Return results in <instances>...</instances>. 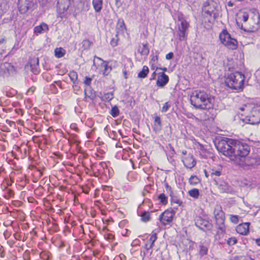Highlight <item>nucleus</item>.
Instances as JSON below:
<instances>
[{"label": "nucleus", "instance_id": "f257e3e1", "mask_svg": "<svg viewBox=\"0 0 260 260\" xmlns=\"http://www.w3.org/2000/svg\"><path fill=\"white\" fill-rule=\"evenodd\" d=\"M216 147L219 152L235 162L247 156L250 151V147L248 144L227 138L220 140Z\"/></svg>", "mask_w": 260, "mask_h": 260}, {"label": "nucleus", "instance_id": "f03ea898", "mask_svg": "<svg viewBox=\"0 0 260 260\" xmlns=\"http://www.w3.org/2000/svg\"><path fill=\"white\" fill-rule=\"evenodd\" d=\"M190 101L191 104L197 109H210L214 106V98L204 90H195L192 92Z\"/></svg>", "mask_w": 260, "mask_h": 260}, {"label": "nucleus", "instance_id": "7ed1b4c3", "mask_svg": "<svg viewBox=\"0 0 260 260\" xmlns=\"http://www.w3.org/2000/svg\"><path fill=\"white\" fill-rule=\"evenodd\" d=\"M239 114L245 117V120L251 124L260 123V105L248 103L239 107Z\"/></svg>", "mask_w": 260, "mask_h": 260}, {"label": "nucleus", "instance_id": "20e7f679", "mask_svg": "<svg viewBox=\"0 0 260 260\" xmlns=\"http://www.w3.org/2000/svg\"><path fill=\"white\" fill-rule=\"evenodd\" d=\"M245 76L239 72H235L228 75L225 79V84L229 88L241 90L244 87Z\"/></svg>", "mask_w": 260, "mask_h": 260}, {"label": "nucleus", "instance_id": "39448f33", "mask_svg": "<svg viewBox=\"0 0 260 260\" xmlns=\"http://www.w3.org/2000/svg\"><path fill=\"white\" fill-rule=\"evenodd\" d=\"M219 39L221 43L228 48L232 50L237 49V41L235 39L232 38L226 30H223L220 34Z\"/></svg>", "mask_w": 260, "mask_h": 260}, {"label": "nucleus", "instance_id": "423d86ee", "mask_svg": "<svg viewBox=\"0 0 260 260\" xmlns=\"http://www.w3.org/2000/svg\"><path fill=\"white\" fill-rule=\"evenodd\" d=\"M213 214L217 228L223 232L225 229L224 225L225 214L222 207L219 205H216L214 207Z\"/></svg>", "mask_w": 260, "mask_h": 260}, {"label": "nucleus", "instance_id": "0eeeda50", "mask_svg": "<svg viewBox=\"0 0 260 260\" xmlns=\"http://www.w3.org/2000/svg\"><path fill=\"white\" fill-rule=\"evenodd\" d=\"M249 23L252 27L248 29H244V31L252 32L258 29L260 24V15L256 10H253L250 12ZM241 29H243L242 27Z\"/></svg>", "mask_w": 260, "mask_h": 260}, {"label": "nucleus", "instance_id": "6e6552de", "mask_svg": "<svg viewBox=\"0 0 260 260\" xmlns=\"http://www.w3.org/2000/svg\"><path fill=\"white\" fill-rule=\"evenodd\" d=\"M235 163L244 169H248L250 167H254L259 164L258 160L257 159L254 157H250L248 155L240 158L239 161Z\"/></svg>", "mask_w": 260, "mask_h": 260}, {"label": "nucleus", "instance_id": "1a4fd4ad", "mask_svg": "<svg viewBox=\"0 0 260 260\" xmlns=\"http://www.w3.org/2000/svg\"><path fill=\"white\" fill-rule=\"evenodd\" d=\"M35 4V0H18V9L20 13L25 14L29 10L33 9Z\"/></svg>", "mask_w": 260, "mask_h": 260}, {"label": "nucleus", "instance_id": "9d476101", "mask_svg": "<svg viewBox=\"0 0 260 260\" xmlns=\"http://www.w3.org/2000/svg\"><path fill=\"white\" fill-rule=\"evenodd\" d=\"M15 72V67L11 63L7 62L0 64V75L8 76Z\"/></svg>", "mask_w": 260, "mask_h": 260}, {"label": "nucleus", "instance_id": "9b49d317", "mask_svg": "<svg viewBox=\"0 0 260 260\" xmlns=\"http://www.w3.org/2000/svg\"><path fill=\"white\" fill-rule=\"evenodd\" d=\"M195 224L197 227L203 231L210 230L213 226V225L209 221L201 217H199L196 219Z\"/></svg>", "mask_w": 260, "mask_h": 260}, {"label": "nucleus", "instance_id": "f8f14e48", "mask_svg": "<svg viewBox=\"0 0 260 260\" xmlns=\"http://www.w3.org/2000/svg\"><path fill=\"white\" fill-rule=\"evenodd\" d=\"M175 213V211L173 210L165 211L160 215V221L164 225L169 224L172 222Z\"/></svg>", "mask_w": 260, "mask_h": 260}, {"label": "nucleus", "instance_id": "ddd939ff", "mask_svg": "<svg viewBox=\"0 0 260 260\" xmlns=\"http://www.w3.org/2000/svg\"><path fill=\"white\" fill-rule=\"evenodd\" d=\"M203 12L204 13L203 15H204L205 17H210L208 18L209 22H213L216 18L217 14L214 12L212 8H210L209 6H205L203 10Z\"/></svg>", "mask_w": 260, "mask_h": 260}, {"label": "nucleus", "instance_id": "4468645a", "mask_svg": "<svg viewBox=\"0 0 260 260\" xmlns=\"http://www.w3.org/2000/svg\"><path fill=\"white\" fill-rule=\"evenodd\" d=\"M169 78L165 73L161 72L158 74L156 81V85L159 87H164L169 82Z\"/></svg>", "mask_w": 260, "mask_h": 260}, {"label": "nucleus", "instance_id": "2eb2a0df", "mask_svg": "<svg viewBox=\"0 0 260 260\" xmlns=\"http://www.w3.org/2000/svg\"><path fill=\"white\" fill-rule=\"evenodd\" d=\"M182 160L185 167L189 169L193 168L196 164L192 155L186 157H182Z\"/></svg>", "mask_w": 260, "mask_h": 260}, {"label": "nucleus", "instance_id": "dca6fc26", "mask_svg": "<svg viewBox=\"0 0 260 260\" xmlns=\"http://www.w3.org/2000/svg\"><path fill=\"white\" fill-rule=\"evenodd\" d=\"M249 223L239 224L236 228L237 232L241 235H246L249 233Z\"/></svg>", "mask_w": 260, "mask_h": 260}, {"label": "nucleus", "instance_id": "f3484780", "mask_svg": "<svg viewBox=\"0 0 260 260\" xmlns=\"http://www.w3.org/2000/svg\"><path fill=\"white\" fill-rule=\"evenodd\" d=\"M48 30V25L45 23H42L40 25L36 26L34 28V32L36 34H40Z\"/></svg>", "mask_w": 260, "mask_h": 260}, {"label": "nucleus", "instance_id": "a211bd4d", "mask_svg": "<svg viewBox=\"0 0 260 260\" xmlns=\"http://www.w3.org/2000/svg\"><path fill=\"white\" fill-rule=\"evenodd\" d=\"M39 64V60L38 58H34L30 60V66L31 68V71L34 74L39 73L38 67Z\"/></svg>", "mask_w": 260, "mask_h": 260}, {"label": "nucleus", "instance_id": "6ab92c4d", "mask_svg": "<svg viewBox=\"0 0 260 260\" xmlns=\"http://www.w3.org/2000/svg\"><path fill=\"white\" fill-rule=\"evenodd\" d=\"M162 129L160 118L159 116H156L154 118L153 131L157 133L159 132Z\"/></svg>", "mask_w": 260, "mask_h": 260}, {"label": "nucleus", "instance_id": "aec40b11", "mask_svg": "<svg viewBox=\"0 0 260 260\" xmlns=\"http://www.w3.org/2000/svg\"><path fill=\"white\" fill-rule=\"evenodd\" d=\"M94 58H96L97 59L100 60L102 62L101 66L104 68V70L103 71V74L104 76L108 75L112 70L111 67H109L107 63H105L104 61L102 60L101 58L95 56Z\"/></svg>", "mask_w": 260, "mask_h": 260}, {"label": "nucleus", "instance_id": "412c9836", "mask_svg": "<svg viewBox=\"0 0 260 260\" xmlns=\"http://www.w3.org/2000/svg\"><path fill=\"white\" fill-rule=\"evenodd\" d=\"M218 189L221 193H229L231 192V189L228 184L224 181L221 182L218 185Z\"/></svg>", "mask_w": 260, "mask_h": 260}, {"label": "nucleus", "instance_id": "4be33fe9", "mask_svg": "<svg viewBox=\"0 0 260 260\" xmlns=\"http://www.w3.org/2000/svg\"><path fill=\"white\" fill-rule=\"evenodd\" d=\"M179 21L180 24H179V30L181 31H187L189 24L188 22L183 18H179Z\"/></svg>", "mask_w": 260, "mask_h": 260}, {"label": "nucleus", "instance_id": "5701e85b", "mask_svg": "<svg viewBox=\"0 0 260 260\" xmlns=\"http://www.w3.org/2000/svg\"><path fill=\"white\" fill-rule=\"evenodd\" d=\"M92 5L96 12H100L103 7V0H93Z\"/></svg>", "mask_w": 260, "mask_h": 260}, {"label": "nucleus", "instance_id": "b1692460", "mask_svg": "<svg viewBox=\"0 0 260 260\" xmlns=\"http://www.w3.org/2000/svg\"><path fill=\"white\" fill-rule=\"evenodd\" d=\"M126 27L123 21H119L116 26V31L117 34H123Z\"/></svg>", "mask_w": 260, "mask_h": 260}, {"label": "nucleus", "instance_id": "393cba45", "mask_svg": "<svg viewBox=\"0 0 260 260\" xmlns=\"http://www.w3.org/2000/svg\"><path fill=\"white\" fill-rule=\"evenodd\" d=\"M138 51L142 55L147 56L149 53L147 44H143L142 46H140Z\"/></svg>", "mask_w": 260, "mask_h": 260}, {"label": "nucleus", "instance_id": "a878e982", "mask_svg": "<svg viewBox=\"0 0 260 260\" xmlns=\"http://www.w3.org/2000/svg\"><path fill=\"white\" fill-rule=\"evenodd\" d=\"M149 70L147 66H143L142 70L138 74V77L140 78H146L149 73Z\"/></svg>", "mask_w": 260, "mask_h": 260}, {"label": "nucleus", "instance_id": "bb28decb", "mask_svg": "<svg viewBox=\"0 0 260 260\" xmlns=\"http://www.w3.org/2000/svg\"><path fill=\"white\" fill-rule=\"evenodd\" d=\"M221 173L219 170H215L214 169H210V178L216 182L217 177L221 175Z\"/></svg>", "mask_w": 260, "mask_h": 260}, {"label": "nucleus", "instance_id": "cd10ccee", "mask_svg": "<svg viewBox=\"0 0 260 260\" xmlns=\"http://www.w3.org/2000/svg\"><path fill=\"white\" fill-rule=\"evenodd\" d=\"M54 53L56 57L61 58L64 55L66 50L62 48H57L55 49Z\"/></svg>", "mask_w": 260, "mask_h": 260}, {"label": "nucleus", "instance_id": "c85d7f7f", "mask_svg": "<svg viewBox=\"0 0 260 260\" xmlns=\"http://www.w3.org/2000/svg\"><path fill=\"white\" fill-rule=\"evenodd\" d=\"M57 4L58 5V7L60 9H61L62 7V9H63V11H67L71 4V0H66L63 5H62L61 3H60L59 2H58Z\"/></svg>", "mask_w": 260, "mask_h": 260}, {"label": "nucleus", "instance_id": "c756f323", "mask_svg": "<svg viewBox=\"0 0 260 260\" xmlns=\"http://www.w3.org/2000/svg\"><path fill=\"white\" fill-rule=\"evenodd\" d=\"M113 94L112 92H108L104 94L101 96L102 101L107 102L110 101L113 99Z\"/></svg>", "mask_w": 260, "mask_h": 260}, {"label": "nucleus", "instance_id": "7c9ffc66", "mask_svg": "<svg viewBox=\"0 0 260 260\" xmlns=\"http://www.w3.org/2000/svg\"><path fill=\"white\" fill-rule=\"evenodd\" d=\"M188 194L190 197L197 199L199 198L200 192L198 189L193 188L189 190Z\"/></svg>", "mask_w": 260, "mask_h": 260}, {"label": "nucleus", "instance_id": "2f4dec72", "mask_svg": "<svg viewBox=\"0 0 260 260\" xmlns=\"http://www.w3.org/2000/svg\"><path fill=\"white\" fill-rule=\"evenodd\" d=\"M8 9V6L6 2H4L0 5V17L7 11Z\"/></svg>", "mask_w": 260, "mask_h": 260}, {"label": "nucleus", "instance_id": "473e14b6", "mask_svg": "<svg viewBox=\"0 0 260 260\" xmlns=\"http://www.w3.org/2000/svg\"><path fill=\"white\" fill-rule=\"evenodd\" d=\"M69 76L73 83H75L78 79V75L76 72L74 71H70Z\"/></svg>", "mask_w": 260, "mask_h": 260}, {"label": "nucleus", "instance_id": "72a5a7b5", "mask_svg": "<svg viewBox=\"0 0 260 260\" xmlns=\"http://www.w3.org/2000/svg\"><path fill=\"white\" fill-rule=\"evenodd\" d=\"M199 178L196 176H191L189 179V182L191 185H195L200 183Z\"/></svg>", "mask_w": 260, "mask_h": 260}, {"label": "nucleus", "instance_id": "f704fd0d", "mask_svg": "<svg viewBox=\"0 0 260 260\" xmlns=\"http://www.w3.org/2000/svg\"><path fill=\"white\" fill-rule=\"evenodd\" d=\"M141 220L144 222H147L150 220V215L149 212L144 211L143 212L141 215Z\"/></svg>", "mask_w": 260, "mask_h": 260}, {"label": "nucleus", "instance_id": "c9c22d12", "mask_svg": "<svg viewBox=\"0 0 260 260\" xmlns=\"http://www.w3.org/2000/svg\"><path fill=\"white\" fill-rule=\"evenodd\" d=\"M110 113L113 117H116L119 114V110L118 107L116 106L112 107Z\"/></svg>", "mask_w": 260, "mask_h": 260}, {"label": "nucleus", "instance_id": "e433bc0d", "mask_svg": "<svg viewBox=\"0 0 260 260\" xmlns=\"http://www.w3.org/2000/svg\"><path fill=\"white\" fill-rule=\"evenodd\" d=\"M199 247H200L199 252H200V255H201L202 256H203V255L207 254V252H208L207 247L203 245H200Z\"/></svg>", "mask_w": 260, "mask_h": 260}, {"label": "nucleus", "instance_id": "4c0bfd02", "mask_svg": "<svg viewBox=\"0 0 260 260\" xmlns=\"http://www.w3.org/2000/svg\"><path fill=\"white\" fill-rule=\"evenodd\" d=\"M178 34L179 36V39L180 41H183L186 39L187 33L186 31L179 30Z\"/></svg>", "mask_w": 260, "mask_h": 260}, {"label": "nucleus", "instance_id": "58836bf2", "mask_svg": "<svg viewBox=\"0 0 260 260\" xmlns=\"http://www.w3.org/2000/svg\"><path fill=\"white\" fill-rule=\"evenodd\" d=\"M158 199H159L160 202L163 205H166L168 202L167 198L164 193H161L159 196Z\"/></svg>", "mask_w": 260, "mask_h": 260}, {"label": "nucleus", "instance_id": "ea45409f", "mask_svg": "<svg viewBox=\"0 0 260 260\" xmlns=\"http://www.w3.org/2000/svg\"><path fill=\"white\" fill-rule=\"evenodd\" d=\"M91 42L88 40H84L82 42V46L85 49H88L91 46Z\"/></svg>", "mask_w": 260, "mask_h": 260}, {"label": "nucleus", "instance_id": "a19ab883", "mask_svg": "<svg viewBox=\"0 0 260 260\" xmlns=\"http://www.w3.org/2000/svg\"><path fill=\"white\" fill-rule=\"evenodd\" d=\"M230 220L234 224H237L239 222V216L238 215H231Z\"/></svg>", "mask_w": 260, "mask_h": 260}, {"label": "nucleus", "instance_id": "79ce46f5", "mask_svg": "<svg viewBox=\"0 0 260 260\" xmlns=\"http://www.w3.org/2000/svg\"><path fill=\"white\" fill-rule=\"evenodd\" d=\"M237 242V240L235 237H231L229 238V239L227 240V243L229 245H234L235 244H236Z\"/></svg>", "mask_w": 260, "mask_h": 260}, {"label": "nucleus", "instance_id": "37998d69", "mask_svg": "<svg viewBox=\"0 0 260 260\" xmlns=\"http://www.w3.org/2000/svg\"><path fill=\"white\" fill-rule=\"evenodd\" d=\"M157 239V235L155 233L152 232L151 237L149 239V242H151V244L154 245V243Z\"/></svg>", "mask_w": 260, "mask_h": 260}, {"label": "nucleus", "instance_id": "c03bdc74", "mask_svg": "<svg viewBox=\"0 0 260 260\" xmlns=\"http://www.w3.org/2000/svg\"><path fill=\"white\" fill-rule=\"evenodd\" d=\"M249 17H250V14H248L246 12H243L242 15V20L246 22L248 21Z\"/></svg>", "mask_w": 260, "mask_h": 260}, {"label": "nucleus", "instance_id": "a18cd8bd", "mask_svg": "<svg viewBox=\"0 0 260 260\" xmlns=\"http://www.w3.org/2000/svg\"><path fill=\"white\" fill-rule=\"evenodd\" d=\"M158 60V56L157 55H153L152 58H151V63H152V69H154V68L153 67V65H154V63Z\"/></svg>", "mask_w": 260, "mask_h": 260}, {"label": "nucleus", "instance_id": "49530a36", "mask_svg": "<svg viewBox=\"0 0 260 260\" xmlns=\"http://www.w3.org/2000/svg\"><path fill=\"white\" fill-rule=\"evenodd\" d=\"M169 107H170V105L168 104V102L166 103L164 105V106L162 108V110H161L162 112H166L168 110Z\"/></svg>", "mask_w": 260, "mask_h": 260}, {"label": "nucleus", "instance_id": "de8ad7c7", "mask_svg": "<svg viewBox=\"0 0 260 260\" xmlns=\"http://www.w3.org/2000/svg\"><path fill=\"white\" fill-rule=\"evenodd\" d=\"M91 79L89 77H86L84 81V83L86 85H89L91 83Z\"/></svg>", "mask_w": 260, "mask_h": 260}, {"label": "nucleus", "instance_id": "09e8293b", "mask_svg": "<svg viewBox=\"0 0 260 260\" xmlns=\"http://www.w3.org/2000/svg\"><path fill=\"white\" fill-rule=\"evenodd\" d=\"M187 117L189 118H191L193 119H194L197 121H199V118H197L192 113H189L187 114Z\"/></svg>", "mask_w": 260, "mask_h": 260}, {"label": "nucleus", "instance_id": "8fccbe9b", "mask_svg": "<svg viewBox=\"0 0 260 260\" xmlns=\"http://www.w3.org/2000/svg\"><path fill=\"white\" fill-rule=\"evenodd\" d=\"M174 54L173 52H170L167 54L166 56V58L168 60H170L173 57Z\"/></svg>", "mask_w": 260, "mask_h": 260}, {"label": "nucleus", "instance_id": "3c124183", "mask_svg": "<svg viewBox=\"0 0 260 260\" xmlns=\"http://www.w3.org/2000/svg\"><path fill=\"white\" fill-rule=\"evenodd\" d=\"M156 76V71H154L151 75L150 80H153L155 79Z\"/></svg>", "mask_w": 260, "mask_h": 260}, {"label": "nucleus", "instance_id": "603ef678", "mask_svg": "<svg viewBox=\"0 0 260 260\" xmlns=\"http://www.w3.org/2000/svg\"><path fill=\"white\" fill-rule=\"evenodd\" d=\"M172 202L173 203L178 204L179 206H180L182 203V202L181 201L178 199H173Z\"/></svg>", "mask_w": 260, "mask_h": 260}, {"label": "nucleus", "instance_id": "864d4df0", "mask_svg": "<svg viewBox=\"0 0 260 260\" xmlns=\"http://www.w3.org/2000/svg\"><path fill=\"white\" fill-rule=\"evenodd\" d=\"M204 173H205V176L207 177V178H209L210 177V169L208 170V171H207L206 170H205L204 171Z\"/></svg>", "mask_w": 260, "mask_h": 260}, {"label": "nucleus", "instance_id": "5fc2aeb1", "mask_svg": "<svg viewBox=\"0 0 260 260\" xmlns=\"http://www.w3.org/2000/svg\"><path fill=\"white\" fill-rule=\"evenodd\" d=\"M153 246V245H152V244H150V245H149L148 244H146L145 245V248L147 249V250L150 249Z\"/></svg>", "mask_w": 260, "mask_h": 260}, {"label": "nucleus", "instance_id": "6e6d98bb", "mask_svg": "<svg viewBox=\"0 0 260 260\" xmlns=\"http://www.w3.org/2000/svg\"><path fill=\"white\" fill-rule=\"evenodd\" d=\"M166 189L167 191H169L171 192V187L170 186H169L168 184L166 185Z\"/></svg>", "mask_w": 260, "mask_h": 260}, {"label": "nucleus", "instance_id": "4d7b16f0", "mask_svg": "<svg viewBox=\"0 0 260 260\" xmlns=\"http://www.w3.org/2000/svg\"><path fill=\"white\" fill-rule=\"evenodd\" d=\"M255 242H256V244H257L258 246H260V238H259L257 239L256 240Z\"/></svg>", "mask_w": 260, "mask_h": 260}, {"label": "nucleus", "instance_id": "13d9d810", "mask_svg": "<svg viewBox=\"0 0 260 260\" xmlns=\"http://www.w3.org/2000/svg\"><path fill=\"white\" fill-rule=\"evenodd\" d=\"M71 127H72V128L73 129H75L76 132H77V131H78V127H77L75 126V125H71Z\"/></svg>", "mask_w": 260, "mask_h": 260}, {"label": "nucleus", "instance_id": "bf43d9fd", "mask_svg": "<svg viewBox=\"0 0 260 260\" xmlns=\"http://www.w3.org/2000/svg\"><path fill=\"white\" fill-rule=\"evenodd\" d=\"M228 5L229 7H232L233 6V4L231 1H230L228 3Z\"/></svg>", "mask_w": 260, "mask_h": 260}, {"label": "nucleus", "instance_id": "052dcab7", "mask_svg": "<svg viewBox=\"0 0 260 260\" xmlns=\"http://www.w3.org/2000/svg\"><path fill=\"white\" fill-rule=\"evenodd\" d=\"M182 154L183 155H186L187 154V151L186 150H183L182 151Z\"/></svg>", "mask_w": 260, "mask_h": 260}, {"label": "nucleus", "instance_id": "680f3d73", "mask_svg": "<svg viewBox=\"0 0 260 260\" xmlns=\"http://www.w3.org/2000/svg\"><path fill=\"white\" fill-rule=\"evenodd\" d=\"M160 70L163 71H167V69L166 68H159Z\"/></svg>", "mask_w": 260, "mask_h": 260}, {"label": "nucleus", "instance_id": "e2e57ef3", "mask_svg": "<svg viewBox=\"0 0 260 260\" xmlns=\"http://www.w3.org/2000/svg\"><path fill=\"white\" fill-rule=\"evenodd\" d=\"M4 39L2 38L0 39V44H3L4 42Z\"/></svg>", "mask_w": 260, "mask_h": 260}, {"label": "nucleus", "instance_id": "0e129e2a", "mask_svg": "<svg viewBox=\"0 0 260 260\" xmlns=\"http://www.w3.org/2000/svg\"><path fill=\"white\" fill-rule=\"evenodd\" d=\"M123 74H124V76L125 77V78H126L127 77H126V72L125 71H123Z\"/></svg>", "mask_w": 260, "mask_h": 260}, {"label": "nucleus", "instance_id": "69168bd1", "mask_svg": "<svg viewBox=\"0 0 260 260\" xmlns=\"http://www.w3.org/2000/svg\"><path fill=\"white\" fill-rule=\"evenodd\" d=\"M93 67H96V64H95V61H94V60H93Z\"/></svg>", "mask_w": 260, "mask_h": 260}, {"label": "nucleus", "instance_id": "338daca9", "mask_svg": "<svg viewBox=\"0 0 260 260\" xmlns=\"http://www.w3.org/2000/svg\"><path fill=\"white\" fill-rule=\"evenodd\" d=\"M249 260H254V259L251 257H249Z\"/></svg>", "mask_w": 260, "mask_h": 260}, {"label": "nucleus", "instance_id": "774afa93", "mask_svg": "<svg viewBox=\"0 0 260 260\" xmlns=\"http://www.w3.org/2000/svg\"><path fill=\"white\" fill-rule=\"evenodd\" d=\"M1 100H0V105H2Z\"/></svg>", "mask_w": 260, "mask_h": 260}]
</instances>
